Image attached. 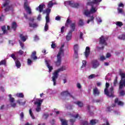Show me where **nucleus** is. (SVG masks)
<instances>
[{
    "label": "nucleus",
    "instance_id": "nucleus-39",
    "mask_svg": "<svg viewBox=\"0 0 125 125\" xmlns=\"http://www.w3.org/2000/svg\"><path fill=\"white\" fill-rule=\"evenodd\" d=\"M119 40H125V35L122 34L118 37Z\"/></svg>",
    "mask_w": 125,
    "mask_h": 125
},
{
    "label": "nucleus",
    "instance_id": "nucleus-51",
    "mask_svg": "<svg viewBox=\"0 0 125 125\" xmlns=\"http://www.w3.org/2000/svg\"><path fill=\"white\" fill-rule=\"evenodd\" d=\"M34 41H35V42H36V41H39L40 40V38H39V36H38L37 35H35L34 36Z\"/></svg>",
    "mask_w": 125,
    "mask_h": 125
},
{
    "label": "nucleus",
    "instance_id": "nucleus-5",
    "mask_svg": "<svg viewBox=\"0 0 125 125\" xmlns=\"http://www.w3.org/2000/svg\"><path fill=\"white\" fill-rule=\"evenodd\" d=\"M120 75L121 77V80L120 82L119 89H122L123 87L125 86V74L124 73H120Z\"/></svg>",
    "mask_w": 125,
    "mask_h": 125
},
{
    "label": "nucleus",
    "instance_id": "nucleus-62",
    "mask_svg": "<svg viewBox=\"0 0 125 125\" xmlns=\"http://www.w3.org/2000/svg\"><path fill=\"white\" fill-rule=\"evenodd\" d=\"M20 45L22 48V49H24V43H23L22 42H20Z\"/></svg>",
    "mask_w": 125,
    "mask_h": 125
},
{
    "label": "nucleus",
    "instance_id": "nucleus-31",
    "mask_svg": "<svg viewBox=\"0 0 125 125\" xmlns=\"http://www.w3.org/2000/svg\"><path fill=\"white\" fill-rule=\"evenodd\" d=\"M83 14H84V15H85L86 16H88V15L91 14V13H90V11H88V10H85L84 11Z\"/></svg>",
    "mask_w": 125,
    "mask_h": 125
},
{
    "label": "nucleus",
    "instance_id": "nucleus-2",
    "mask_svg": "<svg viewBox=\"0 0 125 125\" xmlns=\"http://www.w3.org/2000/svg\"><path fill=\"white\" fill-rule=\"evenodd\" d=\"M66 70V66H62V68H59L58 70H56L53 73V76L52 77V81L53 82L54 85H56V80L58 79L59 73L60 72H63Z\"/></svg>",
    "mask_w": 125,
    "mask_h": 125
},
{
    "label": "nucleus",
    "instance_id": "nucleus-57",
    "mask_svg": "<svg viewBox=\"0 0 125 125\" xmlns=\"http://www.w3.org/2000/svg\"><path fill=\"white\" fill-rule=\"evenodd\" d=\"M90 22H94V17L92 16L90 20H89Z\"/></svg>",
    "mask_w": 125,
    "mask_h": 125
},
{
    "label": "nucleus",
    "instance_id": "nucleus-40",
    "mask_svg": "<svg viewBox=\"0 0 125 125\" xmlns=\"http://www.w3.org/2000/svg\"><path fill=\"white\" fill-rule=\"evenodd\" d=\"M116 25L118 26V27H122L123 26V22L121 21H117L116 23Z\"/></svg>",
    "mask_w": 125,
    "mask_h": 125
},
{
    "label": "nucleus",
    "instance_id": "nucleus-30",
    "mask_svg": "<svg viewBox=\"0 0 125 125\" xmlns=\"http://www.w3.org/2000/svg\"><path fill=\"white\" fill-rule=\"evenodd\" d=\"M17 102L18 103V104H19V105H21L22 106H24V105L26 104V102L24 101L22 102V101H21L20 100L17 101Z\"/></svg>",
    "mask_w": 125,
    "mask_h": 125
},
{
    "label": "nucleus",
    "instance_id": "nucleus-35",
    "mask_svg": "<svg viewBox=\"0 0 125 125\" xmlns=\"http://www.w3.org/2000/svg\"><path fill=\"white\" fill-rule=\"evenodd\" d=\"M9 4V0H6V2L3 4V6L2 7H5V6H7Z\"/></svg>",
    "mask_w": 125,
    "mask_h": 125
},
{
    "label": "nucleus",
    "instance_id": "nucleus-6",
    "mask_svg": "<svg viewBox=\"0 0 125 125\" xmlns=\"http://www.w3.org/2000/svg\"><path fill=\"white\" fill-rule=\"evenodd\" d=\"M43 102V99H37V101L34 102V105H37V108L36 109V112H40L41 110V106Z\"/></svg>",
    "mask_w": 125,
    "mask_h": 125
},
{
    "label": "nucleus",
    "instance_id": "nucleus-20",
    "mask_svg": "<svg viewBox=\"0 0 125 125\" xmlns=\"http://www.w3.org/2000/svg\"><path fill=\"white\" fill-rule=\"evenodd\" d=\"M16 28H17V23L15 21H13L11 24V29L15 31H16Z\"/></svg>",
    "mask_w": 125,
    "mask_h": 125
},
{
    "label": "nucleus",
    "instance_id": "nucleus-41",
    "mask_svg": "<svg viewBox=\"0 0 125 125\" xmlns=\"http://www.w3.org/2000/svg\"><path fill=\"white\" fill-rule=\"evenodd\" d=\"M48 31V23H45L44 26V31Z\"/></svg>",
    "mask_w": 125,
    "mask_h": 125
},
{
    "label": "nucleus",
    "instance_id": "nucleus-9",
    "mask_svg": "<svg viewBox=\"0 0 125 125\" xmlns=\"http://www.w3.org/2000/svg\"><path fill=\"white\" fill-rule=\"evenodd\" d=\"M93 69H96L100 65V63L97 60H92L91 62Z\"/></svg>",
    "mask_w": 125,
    "mask_h": 125
},
{
    "label": "nucleus",
    "instance_id": "nucleus-64",
    "mask_svg": "<svg viewBox=\"0 0 125 125\" xmlns=\"http://www.w3.org/2000/svg\"><path fill=\"white\" fill-rule=\"evenodd\" d=\"M20 117L21 119H24V113L21 112L20 114Z\"/></svg>",
    "mask_w": 125,
    "mask_h": 125
},
{
    "label": "nucleus",
    "instance_id": "nucleus-22",
    "mask_svg": "<svg viewBox=\"0 0 125 125\" xmlns=\"http://www.w3.org/2000/svg\"><path fill=\"white\" fill-rule=\"evenodd\" d=\"M99 121L96 119H93L90 121V125H95L96 124L99 123Z\"/></svg>",
    "mask_w": 125,
    "mask_h": 125
},
{
    "label": "nucleus",
    "instance_id": "nucleus-53",
    "mask_svg": "<svg viewBox=\"0 0 125 125\" xmlns=\"http://www.w3.org/2000/svg\"><path fill=\"white\" fill-rule=\"evenodd\" d=\"M78 44H75L74 45V51H78Z\"/></svg>",
    "mask_w": 125,
    "mask_h": 125
},
{
    "label": "nucleus",
    "instance_id": "nucleus-17",
    "mask_svg": "<svg viewBox=\"0 0 125 125\" xmlns=\"http://www.w3.org/2000/svg\"><path fill=\"white\" fill-rule=\"evenodd\" d=\"M61 95L62 96H68V95H69L70 97H72V98H74V96H72L68 91H64L61 93Z\"/></svg>",
    "mask_w": 125,
    "mask_h": 125
},
{
    "label": "nucleus",
    "instance_id": "nucleus-36",
    "mask_svg": "<svg viewBox=\"0 0 125 125\" xmlns=\"http://www.w3.org/2000/svg\"><path fill=\"white\" fill-rule=\"evenodd\" d=\"M117 83H118V77L116 76L113 82L114 86H116V85H117Z\"/></svg>",
    "mask_w": 125,
    "mask_h": 125
},
{
    "label": "nucleus",
    "instance_id": "nucleus-59",
    "mask_svg": "<svg viewBox=\"0 0 125 125\" xmlns=\"http://www.w3.org/2000/svg\"><path fill=\"white\" fill-rule=\"evenodd\" d=\"M96 76L94 74H91L89 76V79H93V78H95Z\"/></svg>",
    "mask_w": 125,
    "mask_h": 125
},
{
    "label": "nucleus",
    "instance_id": "nucleus-26",
    "mask_svg": "<svg viewBox=\"0 0 125 125\" xmlns=\"http://www.w3.org/2000/svg\"><path fill=\"white\" fill-rule=\"evenodd\" d=\"M97 11V9L94 7V6L91 7V9L90 10V12L91 14H93V13H95Z\"/></svg>",
    "mask_w": 125,
    "mask_h": 125
},
{
    "label": "nucleus",
    "instance_id": "nucleus-50",
    "mask_svg": "<svg viewBox=\"0 0 125 125\" xmlns=\"http://www.w3.org/2000/svg\"><path fill=\"white\" fill-rule=\"evenodd\" d=\"M85 66H86V61H83V65H82V67L83 68V67H85Z\"/></svg>",
    "mask_w": 125,
    "mask_h": 125
},
{
    "label": "nucleus",
    "instance_id": "nucleus-45",
    "mask_svg": "<svg viewBox=\"0 0 125 125\" xmlns=\"http://www.w3.org/2000/svg\"><path fill=\"white\" fill-rule=\"evenodd\" d=\"M69 122L71 123V125H74V123H75V122H76V119H70Z\"/></svg>",
    "mask_w": 125,
    "mask_h": 125
},
{
    "label": "nucleus",
    "instance_id": "nucleus-7",
    "mask_svg": "<svg viewBox=\"0 0 125 125\" xmlns=\"http://www.w3.org/2000/svg\"><path fill=\"white\" fill-rule=\"evenodd\" d=\"M23 6L25 11H27L28 14H32V10H31V8H30V6H29V3L28 2L27 0H24Z\"/></svg>",
    "mask_w": 125,
    "mask_h": 125
},
{
    "label": "nucleus",
    "instance_id": "nucleus-11",
    "mask_svg": "<svg viewBox=\"0 0 125 125\" xmlns=\"http://www.w3.org/2000/svg\"><path fill=\"white\" fill-rule=\"evenodd\" d=\"M66 3L69 5H70L71 7H74L75 8H78L80 6L79 3H74L72 1H67Z\"/></svg>",
    "mask_w": 125,
    "mask_h": 125
},
{
    "label": "nucleus",
    "instance_id": "nucleus-21",
    "mask_svg": "<svg viewBox=\"0 0 125 125\" xmlns=\"http://www.w3.org/2000/svg\"><path fill=\"white\" fill-rule=\"evenodd\" d=\"M74 103L76 105H78V107H80V108H82V107H83V102L77 101L75 102Z\"/></svg>",
    "mask_w": 125,
    "mask_h": 125
},
{
    "label": "nucleus",
    "instance_id": "nucleus-14",
    "mask_svg": "<svg viewBox=\"0 0 125 125\" xmlns=\"http://www.w3.org/2000/svg\"><path fill=\"white\" fill-rule=\"evenodd\" d=\"M93 94L94 95V96H99V95L100 94V91H99L98 88L95 87L93 88Z\"/></svg>",
    "mask_w": 125,
    "mask_h": 125
},
{
    "label": "nucleus",
    "instance_id": "nucleus-43",
    "mask_svg": "<svg viewBox=\"0 0 125 125\" xmlns=\"http://www.w3.org/2000/svg\"><path fill=\"white\" fill-rule=\"evenodd\" d=\"M45 19H46L45 24H48V23H49V22L50 21V20L49 19V17L46 16Z\"/></svg>",
    "mask_w": 125,
    "mask_h": 125
},
{
    "label": "nucleus",
    "instance_id": "nucleus-25",
    "mask_svg": "<svg viewBox=\"0 0 125 125\" xmlns=\"http://www.w3.org/2000/svg\"><path fill=\"white\" fill-rule=\"evenodd\" d=\"M72 39V31H69L66 36V40L70 41Z\"/></svg>",
    "mask_w": 125,
    "mask_h": 125
},
{
    "label": "nucleus",
    "instance_id": "nucleus-34",
    "mask_svg": "<svg viewBox=\"0 0 125 125\" xmlns=\"http://www.w3.org/2000/svg\"><path fill=\"white\" fill-rule=\"evenodd\" d=\"M1 30L3 32V34H5L6 33V26L5 25H3L1 27Z\"/></svg>",
    "mask_w": 125,
    "mask_h": 125
},
{
    "label": "nucleus",
    "instance_id": "nucleus-1",
    "mask_svg": "<svg viewBox=\"0 0 125 125\" xmlns=\"http://www.w3.org/2000/svg\"><path fill=\"white\" fill-rule=\"evenodd\" d=\"M109 86L110 83H106L104 91V94L107 96H108V97H115V95H114V87L111 86L108 90V88H109Z\"/></svg>",
    "mask_w": 125,
    "mask_h": 125
},
{
    "label": "nucleus",
    "instance_id": "nucleus-16",
    "mask_svg": "<svg viewBox=\"0 0 125 125\" xmlns=\"http://www.w3.org/2000/svg\"><path fill=\"white\" fill-rule=\"evenodd\" d=\"M45 62L46 63L47 68L49 69V72L50 73L51 71L53 70V67H52V66H50V64H49V62H50V61L46 60Z\"/></svg>",
    "mask_w": 125,
    "mask_h": 125
},
{
    "label": "nucleus",
    "instance_id": "nucleus-4",
    "mask_svg": "<svg viewBox=\"0 0 125 125\" xmlns=\"http://www.w3.org/2000/svg\"><path fill=\"white\" fill-rule=\"evenodd\" d=\"M70 24V29L71 30L69 32L71 31V33H73L75 31L76 29V22L72 23V20H71L69 18H67L66 23H65V27H69V25Z\"/></svg>",
    "mask_w": 125,
    "mask_h": 125
},
{
    "label": "nucleus",
    "instance_id": "nucleus-37",
    "mask_svg": "<svg viewBox=\"0 0 125 125\" xmlns=\"http://www.w3.org/2000/svg\"><path fill=\"white\" fill-rule=\"evenodd\" d=\"M16 96H17V97H20V98H24V95L22 93H18L17 94Z\"/></svg>",
    "mask_w": 125,
    "mask_h": 125
},
{
    "label": "nucleus",
    "instance_id": "nucleus-60",
    "mask_svg": "<svg viewBox=\"0 0 125 125\" xmlns=\"http://www.w3.org/2000/svg\"><path fill=\"white\" fill-rule=\"evenodd\" d=\"M51 11V9L49 8H47L45 10L46 13H50Z\"/></svg>",
    "mask_w": 125,
    "mask_h": 125
},
{
    "label": "nucleus",
    "instance_id": "nucleus-47",
    "mask_svg": "<svg viewBox=\"0 0 125 125\" xmlns=\"http://www.w3.org/2000/svg\"><path fill=\"white\" fill-rule=\"evenodd\" d=\"M101 61H104V60H106V57L104 56H102L100 57Z\"/></svg>",
    "mask_w": 125,
    "mask_h": 125
},
{
    "label": "nucleus",
    "instance_id": "nucleus-3",
    "mask_svg": "<svg viewBox=\"0 0 125 125\" xmlns=\"http://www.w3.org/2000/svg\"><path fill=\"white\" fill-rule=\"evenodd\" d=\"M62 54H64V50L62 48H61L59 52L57 55V61L55 62V64L57 67H59V66L61 65V62H62V57H61Z\"/></svg>",
    "mask_w": 125,
    "mask_h": 125
},
{
    "label": "nucleus",
    "instance_id": "nucleus-44",
    "mask_svg": "<svg viewBox=\"0 0 125 125\" xmlns=\"http://www.w3.org/2000/svg\"><path fill=\"white\" fill-rule=\"evenodd\" d=\"M74 58L76 59L79 58V54H78V51H74Z\"/></svg>",
    "mask_w": 125,
    "mask_h": 125
},
{
    "label": "nucleus",
    "instance_id": "nucleus-19",
    "mask_svg": "<svg viewBox=\"0 0 125 125\" xmlns=\"http://www.w3.org/2000/svg\"><path fill=\"white\" fill-rule=\"evenodd\" d=\"M115 104H118L119 106H124V103L121 101H119V99L116 98L114 101Z\"/></svg>",
    "mask_w": 125,
    "mask_h": 125
},
{
    "label": "nucleus",
    "instance_id": "nucleus-56",
    "mask_svg": "<svg viewBox=\"0 0 125 125\" xmlns=\"http://www.w3.org/2000/svg\"><path fill=\"white\" fill-rule=\"evenodd\" d=\"M97 49H98V50H103V49H104V46H102V47H99V46H97Z\"/></svg>",
    "mask_w": 125,
    "mask_h": 125
},
{
    "label": "nucleus",
    "instance_id": "nucleus-63",
    "mask_svg": "<svg viewBox=\"0 0 125 125\" xmlns=\"http://www.w3.org/2000/svg\"><path fill=\"white\" fill-rule=\"evenodd\" d=\"M9 9H10V7L8 6L4 9V11H5V12H7V11H9Z\"/></svg>",
    "mask_w": 125,
    "mask_h": 125
},
{
    "label": "nucleus",
    "instance_id": "nucleus-29",
    "mask_svg": "<svg viewBox=\"0 0 125 125\" xmlns=\"http://www.w3.org/2000/svg\"><path fill=\"white\" fill-rule=\"evenodd\" d=\"M78 25L79 26H80L81 27H83V25H84V22H83V20H82V19H80L79 20Z\"/></svg>",
    "mask_w": 125,
    "mask_h": 125
},
{
    "label": "nucleus",
    "instance_id": "nucleus-15",
    "mask_svg": "<svg viewBox=\"0 0 125 125\" xmlns=\"http://www.w3.org/2000/svg\"><path fill=\"white\" fill-rule=\"evenodd\" d=\"M86 58H87L90 54V48L89 46L86 47L85 52H84Z\"/></svg>",
    "mask_w": 125,
    "mask_h": 125
},
{
    "label": "nucleus",
    "instance_id": "nucleus-32",
    "mask_svg": "<svg viewBox=\"0 0 125 125\" xmlns=\"http://www.w3.org/2000/svg\"><path fill=\"white\" fill-rule=\"evenodd\" d=\"M29 115H30V116L31 117V118L33 120H35V117L34 116V114H33V112L32 111V109L31 108H30L29 109Z\"/></svg>",
    "mask_w": 125,
    "mask_h": 125
},
{
    "label": "nucleus",
    "instance_id": "nucleus-33",
    "mask_svg": "<svg viewBox=\"0 0 125 125\" xmlns=\"http://www.w3.org/2000/svg\"><path fill=\"white\" fill-rule=\"evenodd\" d=\"M1 65L6 66V61L5 60H3L0 62V65Z\"/></svg>",
    "mask_w": 125,
    "mask_h": 125
},
{
    "label": "nucleus",
    "instance_id": "nucleus-13",
    "mask_svg": "<svg viewBox=\"0 0 125 125\" xmlns=\"http://www.w3.org/2000/svg\"><path fill=\"white\" fill-rule=\"evenodd\" d=\"M30 58L32 60H34V61H36L38 59V57L37 56V52L36 51H34L31 56Z\"/></svg>",
    "mask_w": 125,
    "mask_h": 125
},
{
    "label": "nucleus",
    "instance_id": "nucleus-10",
    "mask_svg": "<svg viewBox=\"0 0 125 125\" xmlns=\"http://www.w3.org/2000/svg\"><path fill=\"white\" fill-rule=\"evenodd\" d=\"M9 97L11 107H12L13 108H15V107H16V103H13L14 101H15V99H14V98L12 97L11 94L9 95Z\"/></svg>",
    "mask_w": 125,
    "mask_h": 125
},
{
    "label": "nucleus",
    "instance_id": "nucleus-23",
    "mask_svg": "<svg viewBox=\"0 0 125 125\" xmlns=\"http://www.w3.org/2000/svg\"><path fill=\"white\" fill-rule=\"evenodd\" d=\"M20 38H21V41L23 42H25V41H27V39L28 38L27 36H24L23 34H20Z\"/></svg>",
    "mask_w": 125,
    "mask_h": 125
},
{
    "label": "nucleus",
    "instance_id": "nucleus-38",
    "mask_svg": "<svg viewBox=\"0 0 125 125\" xmlns=\"http://www.w3.org/2000/svg\"><path fill=\"white\" fill-rule=\"evenodd\" d=\"M87 109L88 110L90 115H91V116H92V115H93V111H90V106L87 105Z\"/></svg>",
    "mask_w": 125,
    "mask_h": 125
},
{
    "label": "nucleus",
    "instance_id": "nucleus-12",
    "mask_svg": "<svg viewBox=\"0 0 125 125\" xmlns=\"http://www.w3.org/2000/svg\"><path fill=\"white\" fill-rule=\"evenodd\" d=\"M102 1V0H100L99 1L98 0H93V1H89L87 2L86 5H91V7L93 6V4H96V3H98V2H101Z\"/></svg>",
    "mask_w": 125,
    "mask_h": 125
},
{
    "label": "nucleus",
    "instance_id": "nucleus-58",
    "mask_svg": "<svg viewBox=\"0 0 125 125\" xmlns=\"http://www.w3.org/2000/svg\"><path fill=\"white\" fill-rule=\"evenodd\" d=\"M120 95H121V96H124V95H125V91L122 90L120 92Z\"/></svg>",
    "mask_w": 125,
    "mask_h": 125
},
{
    "label": "nucleus",
    "instance_id": "nucleus-28",
    "mask_svg": "<svg viewBox=\"0 0 125 125\" xmlns=\"http://www.w3.org/2000/svg\"><path fill=\"white\" fill-rule=\"evenodd\" d=\"M61 122H62V125H68V122L65 119H60Z\"/></svg>",
    "mask_w": 125,
    "mask_h": 125
},
{
    "label": "nucleus",
    "instance_id": "nucleus-54",
    "mask_svg": "<svg viewBox=\"0 0 125 125\" xmlns=\"http://www.w3.org/2000/svg\"><path fill=\"white\" fill-rule=\"evenodd\" d=\"M51 47L52 48H55L56 47V45L54 43V42H52Z\"/></svg>",
    "mask_w": 125,
    "mask_h": 125
},
{
    "label": "nucleus",
    "instance_id": "nucleus-8",
    "mask_svg": "<svg viewBox=\"0 0 125 125\" xmlns=\"http://www.w3.org/2000/svg\"><path fill=\"white\" fill-rule=\"evenodd\" d=\"M108 40V38L104 37V36H102L100 38L99 41L100 44H104V45H107V42L106 41Z\"/></svg>",
    "mask_w": 125,
    "mask_h": 125
},
{
    "label": "nucleus",
    "instance_id": "nucleus-46",
    "mask_svg": "<svg viewBox=\"0 0 125 125\" xmlns=\"http://www.w3.org/2000/svg\"><path fill=\"white\" fill-rule=\"evenodd\" d=\"M11 57L13 58V59H14V61H15V60H17V58H16V57H15V54H12L11 55Z\"/></svg>",
    "mask_w": 125,
    "mask_h": 125
},
{
    "label": "nucleus",
    "instance_id": "nucleus-55",
    "mask_svg": "<svg viewBox=\"0 0 125 125\" xmlns=\"http://www.w3.org/2000/svg\"><path fill=\"white\" fill-rule=\"evenodd\" d=\"M64 31H65V26H62L61 29V33L63 34V33H64Z\"/></svg>",
    "mask_w": 125,
    "mask_h": 125
},
{
    "label": "nucleus",
    "instance_id": "nucleus-52",
    "mask_svg": "<svg viewBox=\"0 0 125 125\" xmlns=\"http://www.w3.org/2000/svg\"><path fill=\"white\" fill-rule=\"evenodd\" d=\"M55 20H56L57 21H60V20H61V17L59 16H57L55 18Z\"/></svg>",
    "mask_w": 125,
    "mask_h": 125
},
{
    "label": "nucleus",
    "instance_id": "nucleus-18",
    "mask_svg": "<svg viewBox=\"0 0 125 125\" xmlns=\"http://www.w3.org/2000/svg\"><path fill=\"white\" fill-rule=\"evenodd\" d=\"M44 6V4H40L39 6L36 8V10L37 11H39V12H42L43 11V7Z\"/></svg>",
    "mask_w": 125,
    "mask_h": 125
},
{
    "label": "nucleus",
    "instance_id": "nucleus-24",
    "mask_svg": "<svg viewBox=\"0 0 125 125\" xmlns=\"http://www.w3.org/2000/svg\"><path fill=\"white\" fill-rule=\"evenodd\" d=\"M15 61L16 67L17 68H20V67H21V62H20L19 60L17 59Z\"/></svg>",
    "mask_w": 125,
    "mask_h": 125
},
{
    "label": "nucleus",
    "instance_id": "nucleus-27",
    "mask_svg": "<svg viewBox=\"0 0 125 125\" xmlns=\"http://www.w3.org/2000/svg\"><path fill=\"white\" fill-rule=\"evenodd\" d=\"M29 27L31 28H37V27L38 26V24L36 23H32V22H29Z\"/></svg>",
    "mask_w": 125,
    "mask_h": 125
},
{
    "label": "nucleus",
    "instance_id": "nucleus-61",
    "mask_svg": "<svg viewBox=\"0 0 125 125\" xmlns=\"http://www.w3.org/2000/svg\"><path fill=\"white\" fill-rule=\"evenodd\" d=\"M18 53L20 54V55H22L23 53H24V51H22V50H20Z\"/></svg>",
    "mask_w": 125,
    "mask_h": 125
},
{
    "label": "nucleus",
    "instance_id": "nucleus-42",
    "mask_svg": "<svg viewBox=\"0 0 125 125\" xmlns=\"http://www.w3.org/2000/svg\"><path fill=\"white\" fill-rule=\"evenodd\" d=\"M53 6V3H52V1H50L47 5L48 8H50L52 7Z\"/></svg>",
    "mask_w": 125,
    "mask_h": 125
},
{
    "label": "nucleus",
    "instance_id": "nucleus-49",
    "mask_svg": "<svg viewBox=\"0 0 125 125\" xmlns=\"http://www.w3.org/2000/svg\"><path fill=\"white\" fill-rule=\"evenodd\" d=\"M118 13H123L124 11H123V9H121L120 8H117Z\"/></svg>",
    "mask_w": 125,
    "mask_h": 125
},
{
    "label": "nucleus",
    "instance_id": "nucleus-48",
    "mask_svg": "<svg viewBox=\"0 0 125 125\" xmlns=\"http://www.w3.org/2000/svg\"><path fill=\"white\" fill-rule=\"evenodd\" d=\"M32 63H33V62L32 61V60H31V59H27L28 65H31L32 64Z\"/></svg>",
    "mask_w": 125,
    "mask_h": 125
}]
</instances>
